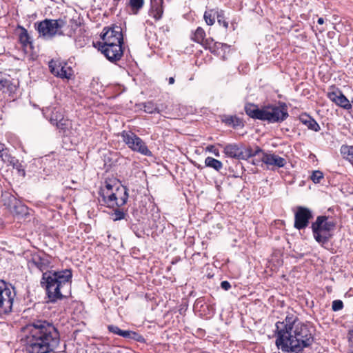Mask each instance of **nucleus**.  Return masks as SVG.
I'll list each match as a JSON object with an SVG mask.
<instances>
[{"instance_id":"bb28decb","label":"nucleus","mask_w":353,"mask_h":353,"mask_svg":"<svg viewBox=\"0 0 353 353\" xmlns=\"http://www.w3.org/2000/svg\"><path fill=\"white\" fill-rule=\"evenodd\" d=\"M341 153L344 159L353 164V146L343 145L341 148Z\"/></svg>"},{"instance_id":"ddd939ff","label":"nucleus","mask_w":353,"mask_h":353,"mask_svg":"<svg viewBox=\"0 0 353 353\" xmlns=\"http://www.w3.org/2000/svg\"><path fill=\"white\" fill-rule=\"evenodd\" d=\"M99 50L105 57L112 63L119 61L123 54V47L121 45L100 43Z\"/></svg>"},{"instance_id":"f3484780","label":"nucleus","mask_w":353,"mask_h":353,"mask_svg":"<svg viewBox=\"0 0 353 353\" xmlns=\"http://www.w3.org/2000/svg\"><path fill=\"white\" fill-rule=\"evenodd\" d=\"M223 153L229 158L241 160L243 157V145L228 143L223 147Z\"/></svg>"},{"instance_id":"39448f33","label":"nucleus","mask_w":353,"mask_h":353,"mask_svg":"<svg viewBox=\"0 0 353 353\" xmlns=\"http://www.w3.org/2000/svg\"><path fill=\"white\" fill-rule=\"evenodd\" d=\"M336 223L329 220L327 216H319L312 223L311 228L314 239L322 246L327 244L332 237Z\"/></svg>"},{"instance_id":"72a5a7b5","label":"nucleus","mask_w":353,"mask_h":353,"mask_svg":"<svg viewBox=\"0 0 353 353\" xmlns=\"http://www.w3.org/2000/svg\"><path fill=\"white\" fill-rule=\"evenodd\" d=\"M311 180L314 183H320L321 180L323 178V174L320 170H315L312 172V174L310 176Z\"/></svg>"},{"instance_id":"aec40b11","label":"nucleus","mask_w":353,"mask_h":353,"mask_svg":"<svg viewBox=\"0 0 353 353\" xmlns=\"http://www.w3.org/2000/svg\"><path fill=\"white\" fill-rule=\"evenodd\" d=\"M245 111L249 117L255 119L263 120V107L260 109L254 104H248L245 105Z\"/></svg>"},{"instance_id":"473e14b6","label":"nucleus","mask_w":353,"mask_h":353,"mask_svg":"<svg viewBox=\"0 0 353 353\" xmlns=\"http://www.w3.org/2000/svg\"><path fill=\"white\" fill-rule=\"evenodd\" d=\"M125 213L121 209L117 208L112 214L113 221H119L125 218Z\"/></svg>"},{"instance_id":"412c9836","label":"nucleus","mask_w":353,"mask_h":353,"mask_svg":"<svg viewBox=\"0 0 353 353\" xmlns=\"http://www.w3.org/2000/svg\"><path fill=\"white\" fill-rule=\"evenodd\" d=\"M300 121L307 127L308 129L318 132L320 130V126L318 123L307 114H301L299 117Z\"/></svg>"},{"instance_id":"f257e3e1","label":"nucleus","mask_w":353,"mask_h":353,"mask_svg":"<svg viewBox=\"0 0 353 353\" xmlns=\"http://www.w3.org/2000/svg\"><path fill=\"white\" fill-rule=\"evenodd\" d=\"M27 265L31 272L38 270L43 273L41 285L46 289L50 302H55L63 297V290L68 289L72 282L70 270H49L52 268L51 257L39 252H32L27 256Z\"/></svg>"},{"instance_id":"4be33fe9","label":"nucleus","mask_w":353,"mask_h":353,"mask_svg":"<svg viewBox=\"0 0 353 353\" xmlns=\"http://www.w3.org/2000/svg\"><path fill=\"white\" fill-rule=\"evenodd\" d=\"M18 203L17 199L12 195L8 196V202H4V205H6L10 210L17 214L24 212L26 210L25 206L22 205H17Z\"/></svg>"},{"instance_id":"c9c22d12","label":"nucleus","mask_w":353,"mask_h":353,"mask_svg":"<svg viewBox=\"0 0 353 353\" xmlns=\"http://www.w3.org/2000/svg\"><path fill=\"white\" fill-rule=\"evenodd\" d=\"M343 307V303L341 300H334L332 301V308L334 312L339 311Z\"/></svg>"},{"instance_id":"cd10ccee","label":"nucleus","mask_w":353,"mask_h":353,"mask_svg":"<svg viewBox=\"0 0 353 353\" xmlns=\"http://www.w3.org/2000/svg\"><path fill=\"white\" fill-rule=\"evenodd\" d=\"M144 0H129L128 6L131 12L136 14L143 8Z\"/></svg>"},{"instance_id":"f03ea898","label":"nucleus","mask_w":353,"mask_h":353,"mask_svg":"<svg viewBox=\"0 0 353 353\" xmlns=\"http://www.w3.org/2000/svg\"><path fill=\"white\" fill-rule=\"evenodd\" d=\"M275 326L276 345L283 352L301 353L314 342L309 327L299 322L294 315H287L283 321H278Z\"/></svg>"},{"instance_id":"2eb2a0df","label":"nucleus","mask_w":353,"mask_h":353,"mask_svg":"<svg viewBox=\"0 0 353 353\" xmlns=\"http://www.w3.org/2000/svg\"><path fill=\"white\" fill-rule=\"evenodd\" d=\"M261 161L268 166L283 168L286 164V160L274 153L263 152Z\"/></svg>"},{"instance_id":"7c9ffc66","label":"nucleus","mask_w":353,"mask_h":353,"mask_svg":"<svg viewBox=\"0 0 353 353\" xmlns=\"http://www.w3.org/2000/svg\"><path fill=\"white\" fill-rule=\"evenodd\" d=\"M9 164L12 165L13 168H14L17 170L19 175H21L22 176H25L26 172H25L24 168L21 165V163L19 162V161L17 159H16L15 158H13V159L12 160V163H10Z\"/></svg>"},{"instance_id":"9d476101","label":"nucleus","mask_w":353,"mask_h":353,"mask_svg":"<svg viewBox=\"0 0 353 353\" xmlns=\"http://www.w3.org/2000/svg\"><path fill=\"white\" fill-rule=\"evenodd\" d=\"M101 44L123 45V38L122 29L120 26H114L112 28H105L101 34Z\"/></svg>"},{"instance_id":"79ce46f5","label":"nucleus","mask_w":353,"mask_h":353,"mask_svg":"<svg viewBox=\"0 0 353 353\" xmlns=\"http://www.w3.org/2000/svg\"><path fill=\"white\" fill-rule=\"evenodd\" d=\"M174 81H175V80H174V77H170V78L168 79V83H169L170 85H172V84H174Z\"/></svg>"},{"instance_id":"2f4dec72","label":"nucleus","mask_w":353,"mask_h":353,"mask_svg":"<svg viewBox=\"0 0 353 353\" xmlns=\"http://www.w3.org/2000/svg\"><path fill=\"white\" fill-rule=\"evenodd\" d=\"M203 17L208 25L212 26L214 24L215 17L214 14H212V10L205 12Z\"/></svg>"},{"instance_id":"c85d7f7f","label":"nucleus","mask_w":353,"mask_h":353,"mask_svg":"<svg viewBox=\"0 0 353 353\" xmlns=\"http://www.w3.org/2000/svg\"><path fill=\"white\" fill-rule=\"evenodd\" d=\"M0 158L1 160L6 163H12V160L14 157H12L6 149H4V145L3 144H0Z\"/></svg>"},{"instance_id":"6ab92c4d","label":"nucleus","mask_w":353,"mask_h":353,"mask_svg":"<svg viewBox=\"0 0 353 353\" xmlns=\"http://www.w3.org/2000/svg\"><path fill=\"white\" fill-rule=\"evenodd\" d=\"M163 0H151V7L149 12L150 15L156 20H159L163 16Z\"/></svg>"},{"instance_id":"5701e85b","label":"nucleus","mask_w":353,"mask_h":353,"mask_svg":"<svg viewBox=\"0 0 353 353\" xmlns=\"http://www.w3.org/2000/svg\"><path fill=\"white\" fill-rule=\"evenodd\" d=\"M205 166L219 172L223 168V163L213 157H208L205 159Z\"/></svg>"},{"instance_id":"a878e982","label":"nucleus","mask_w":353,"mask_h":353,"mask_svg":"<svg viewBox=\"0 0 353 353\" xmlns=\"http://www.w3.org/2000/svg\"><path fill=\"white\" fill-rule=\"evenodd\" d=\"M54 125L57 126V128L61 131L64 134H68V132L69 131L70 128H71L72 123L71 121L66 119L63 118V119H61L59 121L56 123Z\"/></svg>"},{"instance_id":"a18cd8bd","label":"nucleus","mask_w":353,"mask_h":353,"mask_svg":"<svg viewBox=\"0 0 353 353\" xmlns=\"http://www.w3.org/2000/svg\"><path fill=\"white\" fill-rule=\"evenodd\" d=\"M120 1V0H114V1H115V2H118V1Z\"/></svg>"},{"instance_id":"f8f14e48","label":"nucleus","mask_w":353,"mask_h":353,"mask_svg":"<svg viewBox=\"0 0 353 353\" xmlns=\"http://www.w3.org/2000/svg\"><path fill=\"white\" fill-rule=\"evenodd\" d=\"M313 218L312 211L305 207L299 206L294 214V226L296 229L301 230L307 228L310 220Z\"/></svg>"},{"instance_id":"20e7f679","label":"nucleus","mask_w":353,"mask_h":353,"mask_svg":"<svg viewBox=\"0 0 353 353\" xmlns=\"http://www.w3.org/2000/svg\"><path fill=\"white\" fill-rule=\"evenodd\" d=\"M99 194V201L108 208H120L128 199V189L114 179H106L101 184Z\"/></svg>"},{"instance_id":"ea45409f","label":"nucleus","mask_w":353,"mask_h":353,"mask_svg":"<svg viewBox=\"0 0 353 353\" xmlns=\"http://www.w3.org/2000/svg\"><path fill=\"white\" fill-rule=\"evenodd\" d=\"M218 23L220 25H222L224 28H227L228 26V23L225 21V20H222L221 19H218Z\"/></svg>"},{"instance_id":"a19ab883","label":"nucleus","mask_w":353,"mask_h":353,"mask_svg":"<svg viewBox=\"0 0 353 353\" xmlns=\"http://www.w3.org/2000/svg\"><path fill=\"white\" fill-rule=\"evenodd\" d=\"M263 150L262 149L260 148V147H256L255 150H254V157L259 154V153H262L263 154Z\"/></svg>"},{"instance_id":"7ed1b4c3","label":"nucleus","mask_w":353,"mask_h":353,"mask_svg":"<svg viewBox=\"0 0 353 353\" xmlns=\"http://www.w3.org/2000/svg\"><path fill=\"white\" fill-rule=\"evenodd\" d=\"M21 341L28 353H51L60 343V334L52 323L37 321L23 327Z\"/></svg>"},{"instance_id":"a211bd4d","label":"nucleus","mask_w":353,"mask_h":353,"mask_svg":"<svg viewBox=\"0 0 353 353\" xmlns=\"http://www.w3.org/2000/svg\"><path fill=\"white\" fill-rule=\"evenodd\" d=\"M205 32L204 30L201 27H198L193 34L192 40L201 44L205 48L211 50L213 40L205 39Z\"/></svg>"},{"instance_id":"58836bf2","label":"nucleus","mask_w":353,"mask_h":353,"mask_svg":"<svg viewBox=\"0 0 353 353\" xmlns=\"http://www.w3.org/2000/svg\"><path fill=\"white\" fill-rule=\"evenodd\" d=\"M221 287L224 290H229L231 288V285L228 281H223L221 283Z\"/></svg>"},{"instance_id":"dca6fc26","label":"nucleus","mask_w":353,"mask_h":353,"mask_svg":"<svg viewBox=\"0 0 353 353\" xmlns=\"http://www.w3.org/2000/svg\"><path fill=\"white\" fill-rule=\"evenodd\" d=\"M43 114L52 125L64 118L63 110L59 106L48 107L43 110Z\"/></svg>"},{"instance_id":"c756f323","label":"nucleus","mask_w":353,"mask_h":353,"mask_svg":"<svg viewBox=\"0 0 353 353\" xmlns=\"http://www.w3.org/2000/svg\"><path fill=\"white\" fill-rule=\"evenodd\" d=\"M142 105L143 106V110L146 113L152 114L159 112L157 105L152 101H148Z\"/></svg>"},{"instance_id":"49530a36","label":"nucleus","mask_w":353,"mask_h":353,"mask_svg":"<svg viewBox=\"0 0 353 353\" xmlns=\"http://www.w3.org/2000/svg\"><path fill=\"white\" fill-rule=\"evenodd\" d=\"M352 103H353V100H352Z\"/></svg>"},{"instance_id":"0eeeda50","label":"nucleus","mask_w":353,"mask_h":353,"mask_svg":"<svg viewBox=\"0 0 353 353\" xmlns=\"http://www.w3.org/2000/svg\"><path fill=\"white\" fill-rule=\"evenodd\" d=\"M288 110L286 103H279L278 105H269L263 107V120L269 123H281L288 117Z\"/></svg>"},{"instance_id":"9b49d317","label":"nucleus","mask_w":353,"mask_h":353,"mask_svg":"<svg viewBox=\"0 0 353 353\" xmlns=\"http://www.w3.org/2000/svg\"><path fill=\"white\" fill-rule=\"evenodd\" d=\"M50 72L56 77L70 79L73 76V70L66 62L52 60L49 62Z\"/></svg>"},{"instance_id":"c03bdc74","label":"nucleus","mask_w":353,"mask_h":353,"mask_svg":"<svg viewBox=\"0 0 353 353\" xmlns=\"http://www.w3.org/2000/svg\"><path fill=\"white\" fill-rule=\"evenodd\" d=\"M219 45L221 46L223 48H228V46L226 45V44H224V43H219Z\"/></svg>"},{"instance_id":"4c0bfd02","label":"nucleus","mask_w":353,"mask_h":353,"mask_svg":"<svg viewBox=\"0 0 353 353\" xmlns=\"http://www.w3.org/2000/svg\"><path fill=\"white\" fill-rule=\"evenodd\" d=\"M108 330L110 332L120 336L122 330H121L118 326L114 325H109L108 326Z\"/></svg>"},{"instance_id":"393cba45","label":"nucleus","mask_w":353,"mask_h":353,"mask_svg":"<svg viewBox=\"0 0 353 353\" xmlns=\"http://www.w3.org/2000/svg\"><path fill=\"white\" fill-rule=\"evenodd\" d=\"M120 336L124 339H133L139 342L144 341V338L139 333L130 330H122Z\"/></svg>"},{"instance_id":"1a4fd4ad","label":"nucleus","mask_w":353,"mask_h":353,"mask_svg":"<svg viewBox=\"0 0 353 353\" xmlns=\"http://www.w3.org/2000/svg\"><path fill=\"white\" fill-rule=\"evenodd\" d=\"M123 141L132 151L139 152L143 155L150 157L151 151L148 148L145 142L132 131L123 130L121 133Z\"/></svg>"},{"instance_id":"e433bc0d","label":"nucleus","mask_w":353,"mask_h":353,"mask_svg":"<svg viewBox=\"0 0 353 353\" xmlns=\"http://www.w3.org/2000/svg\"><path fill=\"white\" fill-rule=\"evenodd\" d=\"M205 151L212 153L215 157H220V152L217 148L213 145H209L205 148Z\"/></svg>"},{"instance_id":"37998d69","label":"nucleus","mask_w":353,"mask_h":353,"mask_svg":"<svg viewBox=\"0 0 353 353\" xmlns=\"http://www.w3.org/2000/svg\"><path fill=\"white\" fill-rule=\"evenodd\" d=\"M317 23L320 25H322L324 23V19L323 18L320 17V18H319Z\"/></svg>"},{"instance_id":"6e6552de","label":"nucleus","mask_w":353,"mask_h":353,"mask_svg":"<svg viewBox=\"0 0 353 353\" xmlns=\"http://www.w3.org/2000/svg\"><path fill=\"white\" fill-rule=\"evenodd\" d=\"M15 296L14 288H9L5 281L0 280V317L12 312Z\"/></svg>"},{"instance_id":"423d86ee","label":"nucleus","mask_w":353,"mask_h":353,"mask_svg":"<svg viewBox=\"0 0 353 353\" xmlns=\"http://www.w3.org/2000/svg\"><path fill=\"white\" fill-rule=\"evenodd\" d=\"M65 25L66 22L63 19H46L34 24L39 37L47 40L52 39L57 35H63V28Z\"/></svg>"},{"instance_id":"4468645a","label":"nucleus","mask_w":353,"mask_h":353,"mask_svg":"<svg viewBox=\"0 0 353 353\" xmlns=\"http://www.w3.org/2000/svg\"><path fill=\"white\" fill-rule=\"evenodd\" d=\"M327 98L338 106L345 110H350L352 105L346 97L339 90L327 92Z\"/></svg>"},{"instance_id":"f704fd0d","label":"nucleus","mask_w":353,"mask_h":353,"mask_svg":"<svg viewBox=\"0 0 353 353\" xmlns=\"http://www.w3.org/2000/svg\"><path fill=\"white\" fill-rule=\"evenodd\" d=\"M254 151L251 148H248L244 149L243 148V158H241V160H247L248 159L254 157Z\"/></svg>"},{"instance_id":"b1692460","label":"nucleus","mask_w":353,"mask_h":353,"mask_svg":"<svg viewBox=\"0 0 353 353\" xmlns=\"http://www.w3.org/2000/svg\"><path fill=\"white\" fill-rule=\"evenodd\" d=\"M19 40L23 48H27L28 46H29L30 48H32L30 37L28 33L27 30L23 27H21V32L19 35Z\"/></svg>"}]
</instances>
